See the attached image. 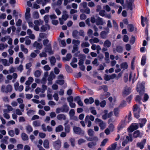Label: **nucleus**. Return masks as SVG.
Here are the masks:
<instances>
[{
  "label": "nucleus",
  "instance_id": "12",
  "mask_svg": "<svg viewBox=\"0 0 150 150\" xmlns=\"http://www.w3.org/2000/svg\"><path fill=\"white\" fill-rule=\"evenodd\" d=\"M129 0L130 1H129L128 0L126 1V4L129 10L132 11L133 10L132 3L134 1V0Z\"/></svg>",
  "mask_w": 150,
  "mask_h": 150
},
{
  "label": "nucleus",
  "instance_id": "48",
  "mask_svg": "<svg viewBox=\"0 0 150 150\" xmlns=\"http://www.w3.org/2000/svg\"><path fill=\"white\" fill-rule=\"evenodd\" d=\"M26 129L27 131L30 133L33 131V129L31 126L30 125H28L26 127Z\"/></svg>",
  "mask_w": 150,
  "mask_h": 150
},
{
  "label": "nucleus",
  "instance_id": "20",
  "mask_svg": "<svg viewBox=\"0 0 150 150\" xmlns=\"http://www.w3.org/2000/svg\"><path fill=\"white\" fill-rule=\"evenodd\" d=\"M55 78V75L54 74L52 73L50 74V75L49 76L48 79V80L49 81V83L50 84H51L52 83V81L53 79Z\"/></svg>",
  "mask_w": 150,
  "mask_h": 150
},
{
  "label": "nucleus",
  "instance_id": "53",
  "mask_svg": "<svg viewBox=\"0 0 150 150\" xmlns=\"http://www.w3.org/2000/svg\"><path fill=\"white\" fill-rule=\"evenodd\" d=\"M86 142V140L83 139L81 138L79 139L78 141V142L79 145L85 143Z\"/></svg>",
  "mask_w": 150,
  "mask_h": 150
},
{
  "label": "nucleus",
  "instance_id": "36",
  "mask_svg": "<svg viewBox=\"0 0 150 150\" xmlns=\"http://www.w3.org/2000/svg\"><path fill=\"white\" fill-rule=\"evenodd\" d=\"M64 129L62 125H59L56 128V131L57 132L62 131Z\"/></svg>",
  "mask_w": 150,
  "mask_h": 150
},
{
  "label": "nucleus",
  "instance_id": "8",
  "mask_svg": "<svg viewBox=\"0 0 150 150\" xmlns=\"http://www.w3.org/2000/svg\"><path fill=\"white\" fill-rule=\"evenodd\" d=\"M79 59L78 63L79 66H84L83 64L84 61L86 59L85 56L84 55L82 54H79Z\"/></svg>",
  "mask_w": 150,
  "mask_h": 150
},
{
  "label": "nucleus",
  "instance_id": "32",
  "mask_svg": "<svg viewBox=\"0 0 150 150\" xmlns=\"http://www.w3.org/2000/svg\"><path fill=\"white\" fill-rule=\"evenodd\" d=\"M79 33V32L78 31L76 30H74L72 32V36L75 38L76 39Z\"/></svg>",
  "mask_w": 150,
  "mask_h": 150
},
{
  "label": "nucleus",
  "instance_id": "61",
  "mask_svg": "<svg viewBox=\"0 0 150 150\" xmlns=\"http://www.w3.org/2000/svg\"><path fill=\"white\" fill-rule=\"evenodd\" d=\"M129 38L128 36L127 35H125L123 39V41L126 42H127L128 41Z\"/></svg>",
  "mask_w": 150,
  "mask_h": 150
},
{
  "label": "nucleus",
  "instance_id": "42",
  "mask_svg": "<svg viewBox=\"0 0 150 150\" xmlns=\"http://www.w3.org/2000/svg\"><path fill=\"white\" fill-rule=\"evenodd\" d=\"M96 142H92L88 143L87 145L89 148H91L93 146L96 145Z\"/></svg>",
  "mask_w": 150,
  "mask_h": 150
},
{
  "label": "nucleus",
  "instance_id": "35",
  "mask_svg": "<svg viewBox=\"0 0 150 150\" xmlns=\"http://www.w3.org/2000/svg\"><path fill=\"white\" fill-rule=\"evenodd\" d=\"M21 50L25 53L27 54L28 53V51L27 48H25L24 45L23 44L21 45Z\"/></svg>",
  "mask_w": 150,
  "mask_h": 150
},
{
  "label": "nucleus",
  "instance_id": "56",
  "mask_svg": "<svg viewBox=\"0 0 150 150\" xmlns=\"http://www.w3.org/2000/svg\"><path fill=\"white\" fill-rule=\"evenodd\" d=\"M108 141V139H104L101 142V144L100 145V146H104L105 145V144Z\"/></svg>",
  "mask_w": 150,
  "mask_h": 150
},
{
  "label": "nucleus",
  "instance_id": "3",
  "mask_svg": "<svg viewBox=\"0 0 150 150\" xmlns=\"http://www.w3.org/2000/svg\"><path fill=\"white\" fill-rule=\"evenodd\" d=\"M95 122L96 124H98L100 129H104L106 127V124L99 118H96L95 120Z\"/></svg>",
  "mask_w": 150,
  "mask_h": 150
},
{
  "label": "nucleus",
  "instance_id": "60",
  "mask_svg": "<svg viewBox=\"0 0 150 150\" xmlns=\"http://www.w3.org/2000/svg\"><path fill=\"white\" fill-rule=\"evenodd\" d=\"M149 98V97L148 95L146 94H145L144 97L143 102H146L148 100Z\"/></svg>",
  "mask_w": 150,
  "mask_h": 150
},
{
  "label": "nucleus",
  "instance_id": "23",
  "mask_svg": "<svg viewBox=\"0 0 150 150\" xmlns=\"http://www.w3.org/2000/svg\"><path fill=\"white\" fill-rule=\"evenodd\" d=\"M94 120V117L93 115H87L86 117L85 118V121H90V120L91 121H93Z\"/></svg>",
  "mask_w": 150,
  "mask_h": 150
},
{
  "label": "nucleus",
  "instance_id": "54",
  "mask_svg": "<svg viewBox=\"0 0 150 150\" xmlns=\"http://www.w3.org/2000/svg\"><path fill=\"white\" fill-rule=\"evenodd\" d=\"M64 130L66 133H69L70 130V126L69 125L65 126L64 128Z\"/></svg>",
  "mask_w": 150,
  "mask_h": 150
},
{
  "label": "nucleus",
  "instance_id": "34",
  "mask_svg": "<svg viewBox=\"0 0 150 150\" xmlns=\"http://www.w3.org/2000/svg\"><path fill=\"white\" fill-rule=\"evenodd\" d=\"M127 66H116L117 69L115 70V71L116 72H118L120 71L121 69H120V68H121L122 69H123L124 70L127 69Z\"/></svg>",
  "mask_w": 150,
  "mask_h": 150
},
{
  "label": "nucleus",
  "instance_id": "19",
  "mask_svg": "<svg viewBox=\"0 0 150 150\" xmlns=\"http://www.w3.org/2000/svg\"><path fill=\"white\" fill-rule=\"evenodd\" d=\"M33 46L34 47H36L39 50H40L42 48V45L40 43H38L37 41L35 42L33 44Z\"/></svg>",
  "mask_w": 150,
  "mask_h": 150
},
{
  "label": "nucleus",
  "instance_id": "22",
  "mask_svg": "<svg viewBox=\"0 0 150 150\" xmlns=\"http://www.w3.org/2000/svg\"><path fill=\"white\" fill-rule=\"evenodd\" d=\"M72 57L70 53H68L66 56V57H63L62 59L64 61H69Z\"/></svg>",
  "mask_w": 150,
  "mask_h": 150
},
{
  "label": "nucleus",
  "instance_id": "33",
  "mask_svg": "<svg viewBox=\"0 0 150 150\" xmlns=\"http://www.w3.org/2000/svg\"><path fill=\"white\" fill-rule=\"evenodd\" d=\"M127 28L129 31L130 32L133 31L134 29V28L133 25L131 24H128Z\"/></svg>",
  "mask_w": 150,
  "mask_h": 150
},
{
  "label": "nucleus",
  "instance_id": "39",
  "mask_svg": "<svg viewBox=\"0 0 150 150\" xmlns=\"http://www.w3.org/2000/svg\"><path fill=\"white\" fill-rule=\"evenodd\" d=\"M123 48L120 46H117L116 47V51L119 53H121L123 51Z\"/></svg>",
  "mask_w": 150,
  "mask_h": 150
},
{
  "label": "nucleus",
  "instance_id": "50",
  "mask_svg": "<svg viewBox=\"0 0 150 150\" xmlns=\"http://www.w3.org/2000/svg\"><path fill=\"white\" fill-rule=\"evenodd\" d=\"M22 138L24 140H26L28 139V137L25 133H23L22 134Z\"/></svg>",
  "mask_w": 150,
  "mask_h": 150
},
{
  "label": "nucleus",
  "instance_id": "37",
  "mask_svg": "<svg viewBox=\"0 0 150 150\" xmlns=\"http://www.w3.org/2000/svg\"><path fill=\"white\" fill-rule=\"evenodd\" d=\"M40 122L39 121H35L33 122V125L34 127H38L40 126Z\"/></svg>",
  "mask_w": 150,
  "mask_h": 150
},
{
  "label": "nucleus",
  "instance_id": "51",
  "mask_svg": "<svg viewBox=\"0 0 150 150\" xmlns=\"http://www.w3.org/2000/svg\"><path fill=\"white\" fill-rule=\"evenodd\" d=\"M104 112L105 114L103 115L102 118L105 120L108 118L107 114L108 111L107 110H105Z\"/></svg>",
  "mask_w": 150,
  "mask_h": 150
},
{
  "label": "nucleus",
  "instance_id": "14",
  "mask_svg": "<svg viewBox=\"0 0 150 150\" xmlns=\"http://www.w3.org/2000/svg\"><path fill=\"white\" fill-rule=\"evenodd\" d=\"M146 142V140L144 139L142 142L140 143H138L137 144V146L139 147L141 149H143L144 147V145Z\"/></svg>",
  "mask_w": 150,
  "mask_h": 150
},
{
  "label": "nucleus",
  "instance_id": "17",
  "mask_svg": "<svg viewBox=\"0 0 150 150\" xmlns=\"http://www.w3.org/2000/svg\"><path fill=\"white\" fill-rule=\"evenodd\" d=\"M96 24L97 25H102L103 24V22L101 18L98 17L96 20Z\"/></svg>",
  "mask_w": 150,
  "mask_h": 150
},
{
  "label": "nucleus",
  "instance_id": "24",
  "mask_svg": "<svg viewBox=\"0 0 150 150\" xmlns=\"http://www.w3.org/2000/svg\"><path fill=\"white\" fill-rule=\"evenodd\" d=\"M33 80V79L32 77H30L28 78V80L26 81L25 84L27 85H29L32 83Z\"/></svg>",
  "mask_w": 150,
  "mask_h": 150
},
{
  "label": "nucleus",
  "instance_id": "26",
  "mask_svg": "<svg viewBox=\"0 0 150 150\" xmlns=\"http://www.w3.org/2000/svg\"><path fill=\"white\" fill-rule=\"evenodd\" d=\"M74 100L77 101L78 104L80 106H82L83 105V103L82 102L81 100L80 97L79 96L76 97L74 98Z\"/></svg>",
  "mask_w": 150,
  "mask_h": 150
},
{
  "label": "nucleus",
  "instance_id": "18",
  "mask_svg": "<svg viewBox=\"0 0 150 150\" xmlns=\"http://www.w3.org/2000/svg\"><path fill=\"white\" fill-rule=\"evenodd\" d=\"M84 102L86 104H91L93 103L94 100L93 98L91 97L89 99H85Z\"/></svg>",
  "mask_w": 150,
  "mask_h": 150
},
{
  "label": "nucleus",
  "instance_id": "31",
  "mask_svg": "<svg viewBox=\"0 0 150 150\" xmlns=\"http://www.w3.org/2000/svg\"><path fill=\"white\" fill-rule=\"evenodd\" d=\"M110 95L109 93L108 92H105L103 95L101 94L100 96V98L101 99H104L108 97Z\"/></svg>",
  "mask_w": 150,
  "mask_h": 150
},
{
  "label": "nucleus",
  "instance_id": "1",
  "mask_svg": "<svg viewBox=\"0 0 150 150\" xmlns=\"http://www.w3.org/2000/svg\"><path fill=\"white\" fill-rule=\"evenodd\" d=\"M144 82H139L137 86V91L140 95L142 94L144 92Z\"/></svg>",
  "mask_w": 150,
  "mask_h": 150
},
{
  "label": "nucleus",
  "instance_id": "25",
  "mask_svg": "<svg viewBox=\"0 0 150 150\" xmlns=\"http://www.w3.org/2000/svg\"><path fill=\"white\" fill-rule=\"evenodd\" d=\"M57 118L59 120H65L66 117L63 114H59L57 116Z\"/></svg>",
  "mask_w": 150,
  "mask_h": 150
},
{
  "label": "nucleus",
  "instance_id": "27",
  "mask_svg": "<svg viewBox=\"0 0 150 150\" xmlns=\"http://www.w3.org/2000/svg\"><path fill=\"white\" fill-rule=\"evenodd\" d=\"M116 143V142H115L112 144L111 146L109 147L108 148L107 150H115L117 146Z\"/></svg>",
  "mask_w": 150,
  "mask_h": 150
},
{
  "label": "nucleus",
  "instance_id": "57",
  "mask_svg": "<svg viewBox=\"0 0 150 150\" xmlns=\"http://www.w3.org/2000/svg\"><path fill=\"white\" fill-rule=\"evenodd\" d=\"M39 36L41 38H46L47 37V34L43 33H40L39 35Z\"/></svg>",
  "mask_w": 150,
  "mask_h": 150
},
{
  "label": "nucleus",
  "instance_id": "4",
  "mask_svg": "<svg viewBox=\"0 0 150 150\" xmlns=\"http://www.w3.org/2000/svg\"><path fill=\"white\" fill-rule=\"evenodd\" d=\"M105 31H103L100 33V37L102 39L106 38L107 35L110 32V30L108 28H105Z\"/></svg>",
  "mask_w": 150,
  "mask_h": 150
},
{
  "label": "nucleus",
  "instance_id": "40",
  "mask_svg": "<svg viewBox=\"0 0 150 150\" xmlns=\"http://www.w3.org/2000/svg\"><path fill=\"white\" fill-rule=\"evenodd\" d=\"M131 115L130 113H129V115L127 117H126L125 118V121L126 122L129 123V122L131 120Z\"/></svg>",
  "mask_w": 150,
  "mask_h": 150
},
{
  "label": "nucleus",
  "instance_id": "7",
  "mask_svg": "<svg viewBox=\"0 0 150 150\" xmlns=\"http://www.w3.org/2000/svg\"><path fill=\"white\" fill-rule=\"evenodd\" d=\"M131 92V89L129 87L126 86L124 88L122 91L123 96H125L129 94Z\"/></svg>",
  "mask_w": 150,
  "mask_h": 150
},
{
  "label": "nucleus",
  "instance_id": "29",
  "mask_svg": "<svg viewBox=\"0 0 150 150\" xmlns=\"http://www.w3.org/2000/svg\"><path fill=\"white\" fill-rule=\"evenodd\" d=\"M146 56L145 55H143L142 58L141 64L142 66L144 65L146 62Z\"/></svg>",
  "mask_w": 150,
  "mask_h": 150
},
{
  "label": "nucleus",
  "instance_id": "5",
  "mask_svg": "<svg viewBox=\"0 0 150 150\" xmlns=\"http://www.w3.org/2000/svg\"><path fill=\"white\" fill-rule=\"evenodd\" d=\"M138 127V125L137 124H132L127 129L128 132H133L135 130L137 129Z\"/></svg>",
  "mask_w": 150,
  "mask_h": 150
},
{
  "label": "nucleus",
  "instance_id": "59",
  "mask_svg": "<svg viewBox=\"0 0 150 150\" xmlns=\"http://www.w3.org/2000/svg\"><path fill=\"white\" fill-rule=\"evenodd\" d=\"M128 79V75L127 73H125L124 74V81L126 82H127Z\"/></svg>",
  "mask_w": 150,
  "mask_h": 150
},
{
  "label": "nucleus",
  "instance_id": "11",
  "mask_svg": "<svg viewBox=\"0 0 150 150\" xmlns=\"http://www.w3.org/2000/svg\"><path fill=\"white\" fill-rule=\"evenodd\" d=\"M63 76L62 75H59L58 78V80L56 81V83L60 85H63L64 83V81L62 79H63Z\"/></svg>",
  "mask_w": 150,
  "mask_h": 150
},
{
  "label": "nucleus",
  "instance_id": "49",
  "mask_svg": "<svg viewBox=\"0 0 150 150\" xmlns=\"http://www.w3.org/2000/svg\"><path fill=\"white\" fill-rule=\"evenodd\" d=\"M89 109L93 114L94 115L96 114L97 112L96 110L94 108L91 107Z\"/></svg>",
  "mask_w": 150,
  "mask_h": 150
},
{
  "label": "nucleus",
  "instance_id": "63",
  "mask_svg": "<svg viewBox=\"0 0 150 150\" xmlns=\"http://www.w3.org/2000/svg\"><path fill=\"white\" fill-rule=\"evenodd\" d=\"M126 105V103L125 101H122L120 104L119 107L121 108H123Z\"/></svg>",
  "mask_w": 150,
  "mask_h": 150
},
{
  "label": "nucleus",
  "instance_id": "13",
  "mask_svg": "<svg viewBox=\"0 0 150 150\" xmlns=\"http://www.w3.org/2000/svg\"><path fill=\"white\" fill-rule=\"evenodd\" d=\"M132 140L131 137L127 136L125 140L122 142V145L125 146V145L129 141H132Z\"/></svg>",
  "mask_w": 150,
  "mask_h": 150
},
{
  "label": "nucleus",
  "instance_id": "45",
  "mask_svg": "<svg viewBox=\"0 0 150 150\" xmlns=\"http://www.w3.org/2000/svg\"><path fill=\"white\" fill-rule=\"evenodd\" d=\"M43 144L45 148H48L49 147V144L48 140H45Z\"/></svg>",
  "mask_w": 150,
  "mask_h": 150
},
{
  "label": "nucleus",
  "instance_id": "62",
  "mask_svg": "<svg viewBox=\"0 0 150 150\" xmlns=\"http://www.w3.org/2000/svg\"><path fill=\"white\" fill-rule=\"evenodd\" d=\"M53 97L54 98V99L56 101H57L59 100L58 95L57 93H55L53 95Z\"/></svg>",
  "mask_w": 150,
  "mask_h": 150
},
{
  "label": "nucleus",
  "instance_id": "15",
  "mask_svg": "<svg viewBox=\"0 0 150 150\" xmlns=\"http://www.w3.org/2000/svg\"><path fill=\"white\" fill-rule=\"evenodd\" d=\"M143 134L140 133L138 130H137L135 131L133 133V137L135 138L141 137L142 136Z\"/></svg>",
  "mask_w": 150,
  "mask_h": 150
},
{
  "label": "nucleus",
  "instance_id": "21",
  "mask_svg": "<svg viewBox=\"0 0 150 150\" xmlns=\"http://www.w3.org/2000/svg\"><path fill=\"white\" fill-rule=\"evenodd\" d=\"M111 42L108 40H106L104 42L103 46L105 47H109L111 45Z\"/></svg>",
  "mask_w": 150,
  "mask_h": 150
},
{
  "label": "nucleus",
  "instance_id": "41",
  "mask_svg": "<svg viewBox=\"0 0 150 150\" xmlns=\"http://www.w3.org/2000/svg\"><path fill=\"white\" fill-rule=\"evenodd\" d=\"M133 110L134 113L136 114V112L140 111V109L137 105H135L133 106Z\"/></svg>",
  "mask_w": 150,
  "mask_h": 150
},
{
  "label": "nucleus",
  "instance_id": "55",
  "mask_svg": "<svg viewBox=\"0 0 150 150\" xmlns=\"http://www.w3.org/2000/svg\"><path fill=\"white\" fill-rule=\"evenodd\" d=\"M33 17L35 19H38L39 17V14L38 12H35L33 14Z\"/></svg>",
  "mask_w": 150,
  "mask_h": 150
},
{
  "label": "nucleus",
  "instance_id": "30",
  "mask_svg": "<svg viewBox=\"0 0 150 150\" xmlns=\"http://www.w3.org/2000/svg\"><path fill=\"white\" fill-rule=\"evenodd\" d=\"M120 110L118 108H115L113 110V112L114 115L116 116H118L119 115Z\"/></svg>",
  "mask_w": 150,
  "mask_h": 150
},
{
  "label": "nucleus",
  "instance_id": "2",
  "mask_svg": "<svg viewBox=\"0 0 150 150\" xmlns=\"http://www.w3.org/2000/svg\"><path fill=\"white\" fill-rule=\"evenodd\" d=\"M12 90V87L10 85H8L6 86L2 85L1 89V91L2 92L6 93L11 92Z\"/></svg>",
  "mask_w": 150,
  "mask_h": 150
},
{
  "label": "nucleus",
  "instance_id": "64",
  "mask_svg": "<svg viewBox=\"0 0 150 150\" xmlns=\"http://www.w3.org/2000/svg\"><path fill=\"white\" fill-rule=\"evenodd\" d=\"M94 131L91 129H89L88 131V134L90 136H92L94 133Z\"/></svg>",
  "mask_w": 150,
  "mask_h": 150
},
{
  "label": "nucleus",
  "instance_id": "47",
  "mask_svg": "<svg viewBox=\"0 0 150 150\" xmlns=\"http://www.w3.org/2000/svg\"><path fill=\"white\" fill-rule=\"evenodd\" d=\"M35 111L34 110H28L27 112V115L29 116H31L35 113Z\"/></svg>",
  "mask_w": 150,
  "mask_h": 150
},
{
  "label": "nucleus",
  "instance_id": "58",
  "mask_svg": "<svg viewBox=\"0 0 150 150\" xmlns=\"http://www.w3.org/2000/svg\"><path fill=\"white\" fill-rule=\"evenodd\" d=\"M44 20L46 23H47L49 21V16L48 15H45L44 17Z\"/></svg>",
  "mask_w": 150,
  "mask_h": 150
},
{
  "label": "nucleus",
  "instance_id": "46",
  "mask_svg": "<svg viewBox=\"0 0 150 150\" xmlns=\"http://www.w3.org/2000/svg\"><path fill=\"white\" fill-rule=\"evenodd\" d=\"M105 60L107 61V62L108 63L109 62V53L108 52H105Z\"/></svg>",
  "mask_w": 150,
  "mask_h": 150
},
{
  "label": "nucleus",
  "instance_id": "38",
  "mask_svg": "<svg viewBox=\"0 0 150 150\" xmlns=\"http://www.w3.org/2000/svg\"><path fill=\"white\" fill-rule=\"evenodd\" d=\"M50 61L52 65H54L56 62L55 57L54 56L52 57L50 59Z\"/></svg>",
  "mask_w": 150,
  "mask_h": 150
},
{
  "label": "nucleus",
  "instance_id": "28",
  "mask_svg": "<svg viewBox=\"0 0 150 150\" xmlns=\"http://www.w3.org/2000/svg\"><path fill=\"white\" fill-rule=\"evenodd\" d=\"M62 112H68L69 110L68 106L66 105H63L62 107Z\"/></svg>",
  "mask_w": 150,
  "mask_h": 150
},
{
  "label": "nucleus",
  "instance_id": "52",
  "mask_svg": "<svg viewBox=\"0 0 150 150\" xmlns=\"http://www.w3.org/2000/svg\"><path fill=\"white\" fill-rule=\"evenodd\" d=\"M135 40V37L133 35H132L131 36V39L130 40L129 42L130 43L132 44H133Z\"/></svg>",
  "mask_w": 150,
  "mask_h": 150
},
{
  "label": "nucleus",
  "instance_id": "10",
  "mask_svg": "<svg viewBox=\"0 0 150 150\" xmlns=\"http://www.w3.org/2000/svg\"><path fill=\"white\" fill-rule=\"evenodd\" d=\"M53 145L55 149H59L61 146V143L60 141L58 140L53 143Z\"/></svg>",
  "mask_w": 150,
  "mask_h": 150
},
{
  "label": "nucleus",
  "instance_id": "6",
  "mask_svg": "<svg viewBox=\"0 0 150 150\" xmlns=\"http://www.w3.org/2000/svg\"><path fill=\"white\" fill-rule=\"evenodd\" d=\"M44 48L45 52H48L50 54H53L54 52L52 51V47L51 44L49 43L47 45L45 46Z\"/></svg>",
  "mask_w": 150,
  "mask_h": 150
},
{
  "label": "nucleus",
  "instance_id": "43",
  "mask_svg": "<svg viewBox=\"0 0 150 150\" xmlns=\"http://www.w3.org/2000/svg\"><path fill=\"white\" fill-rule=\"evenodd\" d=\"M78 50L79 48L78 47L77 45L75 44L73 47V49L72 51V52L74 53L75 52L78 51Z\"/></svg>",
  "mask_w": 150,
  "mask_h": 150
},
{
  "label": "nucleus",
  "instance_id": "16",
  "mask_svg": "<svg viewBox=\"0 0 150 150\" xmlns=\"http://www.w3.org/2000/svg\"><path fill=\"white\" fill-rule=\"evenodd\" d=\"M135 74L133 72H131L129 76V81H131V80H132V82H133L134 81L136 80V79H135Z\"/></svg>",
  "mask_w": 150,
  "mask_h": 150
},
{
  "label": "nucleus",
  "instance_id": "9",
  "mask_svg": "<svg viewBox=\"0 0 150 150\" xmlns=\"http://www.w3.org/2000/svg\"><path fill=\"white\" fill-rule=\"evenodd\" d=\"M73 130L74 132L77 134H80L81 133L83 134L84 133L83 132L80 128L76 126L73 127Z\"/></svg>",
  "mask_w": 150,
  "mask_h": 150
},
{
  "label": "nucleus",
  "instance_id": "44",
  "mask_svg": "<svg viewBox=\"0 0 150 150\" xmlns=\"http://www.w3.org/2000/svg\"><path fill=\"white\" fill-rule=\"evenodd\" d=\"M146 120L145 119H143L141 120V123H140V126L141 127H142L145 124Z\"/></svg>",
  "mask_w": 150,
  "mask_h": 150
}]
</instances>
